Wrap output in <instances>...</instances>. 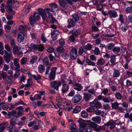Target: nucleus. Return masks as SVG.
Wrapping results in <instances>:
<instances>
[{
  "instance_id": "obj_7",
  "label": "nucleus",
  "mask_w": 132,
  "mask_h": 132,
  "mask_svg": "<svg viewBox=\"0 0 132 132\" xmlns=\"http://www.w3.org/2000/svg\"><path fill=\"white\" fill-rule=\"evenodd\" d=\"M62 84V87L61 90L63 93H66L68 90L69 86L68 85L65 84V81L63 80H61Z\"/></svg>"
},
{
  "instance_id": "obj_21",
  "label": "nucleus",
  "mask_w": 132,
  "mask_h": 132,
  "mask_svg": "<svg viewBox=\"0 0 132 132\" xmlns=\"http://www.w3.org/2000/svg\"><path fill=\"white\" fill-rule=\"evenodd\" d=\"M75 87L74 89L77 90L78 91H80L82 88L81 85L77 83L74 86Z\"/></svg>"
},
{
  "instance_id": "obj_19",
  "label": "nucleus",
  "mask_w": 132,
  "mask_h": 132,
  "mask_svg": "<svg viewBox=\"0 0 132 132\" xmlns=\"http://www.w3.org/2000/svg\"><path fill=\"white\" fill-rule=\"evenodd\" d=\"M92 120L94 122L97 123H100L101 122V118L98 116H96L95 117H93L92 119Z\"/></svg>"
},
{
  "instance_id": "obj_27",
  "label": "nucleus",
  "mask_w": 132,
  "mask_h": 132,
  "mask_svg": "<svg viewBox=\"0 0 132 132\" xmlns=\"http://www.w3.org/2000/svg\"><path fill=\"white\" fill-rule=\"evenodd\" d=\"M19 29L21 31L25 32L27 31V27L25 25H21L19 27Z\"/></svg>"
},
{
  "instance_id": "obj_52",
  "label": "nucleus",
  "mask_w": 132,
  "mask_h": 132,
  "mask_svg": "<svg viewBox=\"0 0 132 132\" xmlns=\"http://www.w3.org/2000/svg\"><path fill=\"white\" fill-rule=\"evenodd\" d=\"M97 100L96 99H95L93 102L89 103L90 106L93 107H95L96 105V102H97Z\"/></svg>"
},
{
  "instance_id": "obj_39",
  "label": "nucleus",
  "mask_w": 132,
  "mask_h": 132,
  "mask_svg": "<svg viewBox=\"0 0 132 132\" xmlns=\"http://www.w3.org/2000/svg\"><path fill=\"white\" fill-rule=\"evenodd\" d=\"M29 21L30 23L32 25L34 24L36 22V20H35L34 18L32 16H31L29 18Z\"/></svg>"
},
{
  "instance_id": "obj_18",
  "label": "nucleus",
  "mask_w": 132,
  "mask_h": 132,
  "mask_svg": "<svg viewBox=\"0 0 132 132\" xmlns=\"http://www.w3.org/2000/svg\"><path fill=\"white\" fill-rule=\"evenodd\" d=\"M79 130L80 132H91L90 129H88L87 127H79Z\"/></svg>"
},
{
  "instance_id": "obj_42",
  "label": "nucleus",
  "mask_w": 132,
  "mask_h": 132,
  "mask_svg": "<svg viewBox=\"0 0 132 132\" xmlns=\"http://www.w3.org/2000/svg\"><path fill=\"white\" fill-rule=\"evenodd\" d=\"M86 62L88 65H92L93 66L95 65V63L94 62L91 61L88 59H87L86 60Z\"/></svg>"
},
{
  "instance_id": "obj_63",
  "label": "nucleus",
  "mask_w": 132,
  "mask_h": 132,
  "mask_svg": "<svg viewBox=\"0 0 132 132\" xmlns=\"http://www.w3.org/2000/svg\"><path fill=\"white\" fill-rule=\"evenodd\" d=\"M38 50L40 51H43L44 49V47L42 45H38Z\"/></svg>"
},
{
  "instance_id": "obj_55",
  "label": "nucleus",
  "mask_w": 132,
  "mask_h": 132,
  "mask_svg": "<svg viewBox=\"0 0 132 132\" xmlns=\"http://www.w3.org/2000/svg\"><path fill=\"white\" fill-rule=\"evenodd\" d=\"M118 20L120 21L122 23L124 22V19L123 16L122 14H120L119 16Z\"/></svg>"
},
{
  "instance_id": "obj_22",
  "label": "nucleus",
  "mask_w": 132,
  "mask_h": 132,
  "mask_svg": "<svg viewBox=\"0 0 132 132\" xmlns=\"http://www.w3.org/2000/svg\"><path fill=\"white\" fill-rule=\"evenodd\" d=\"M20 49L21 48L20 47H18L17 46H14L13 49V53L14 54H16L18 53Z\"/></svg>"
},
{
  "instance_id": "obj_31",
  "label": "nucleus",
  "mask_w": 132,
  "mask_h": 132,
  "mask_svg": "<svg viewBox=\"0 0 132 132\" xmlns=\"http://www.w3.org/2000/svg\"><path fill=\"white\" fill-rule=\"evenodd\" d=\"M105 62V60L101 58L98 61L97 64L98 65H103Z\"/></svg>"
},
{
  "instance_id": "obj_64",
  "label": "nucleus",
  "mask_w": 132,
  "mask_h": 132,
  "mask_svg": "<svg viewBox=\"0 0 132 132\" xmlns=\"http://www.w3.org/2000/svg\"><path fill=\"white\" fill-rule=\"evenodd\" d=\"M6 92L4 90H2L0 92V96L3 97L6 95Z\"/></svg>"
},
{
  "instance_id": "obj_12",
  "label": "nucleus",
  "mask_w": 132,
  "mask_h": 132,
  "mask_svg": "<svg viewBox=\"0 0 132 132\" xmlns=\"http://www.w3.org/2000/svg\"><path fill=\"white\" fill-rule=\"evenodd\" d=\"M108 13L110 18H115L118 16L117 13L114 10H110Z\"/></svg>"
},
{
  "instance_id": "obj_32",
  "label": "nucleus",
  "mask_w": 132,
  "mask_h": 132,
  "mask_svg": "<svg viewBox=\"0 0 132 132\" xmlns=\"http://www.w3.org/2000/svg\"><path fill=\"white\" fill-rule=\"evenodd\" d=\"M116 58L115 55L111 56L110 57V63L112 64H113L116 62Z\"/></svg>"
},
{
  "instance_id": "obj_29",
  "label": "nucleus",
  "mask_w": 132,
  "mask_h": 132,
  "mask_svg": "<svg viewBox=\"0 0 132 132\" xmlns=\"http://www.w3.org/2000/svg\"><path fill=\"white\" fill-rule=\"evenodd\" d=\"M88 123H90V125L92 128H93L94 129H95V128H96L97 127L98 125L95 122H91L90 120L87 121Z\"/></svg>"
},
{
  "instance_id": "obj_23",
  "label": "nucleus",
  "mask_w": 132,
  "mask_h": 132,
  "mask_svg": "<svg viewBox=\"0 0 132 132\" xmlns=\"http://www.w3.org/2000/svg\"><path fill=\"white\" fill-rule=\"evenodd\" d=\"M45 67L43 65L41 64L39 65L38 70L39 73H43L45 70Z\"/></svg>"
},
{
  "instance_id": "obj_47",
  "label": "nucleus",
  "mask_w": 132,
  "mask_h": 132,
  "mask_svg": "<svg viewBox=\"0 0 132 132\" xmlns=\"http://www.w3.org/2000/svg\"><path fill=\"white\" fill-rule=\"evenodd\" d=\"M119 105V103L117 102H116L112 104V107L114 109H116L118 108Z\"/></svg>"
},
{
  "instance_id": "obj_38",
  "label": "nucleus",
  "mask_w": 132,
  "mask_h": 132,
  "mask_svg": "<svg viewBox=\"0 0 132 132\" xmlns=\"http://www.w3.org/2000/svg\"><path fill=\"white\" fill-rule=\"evenodd\" d=\"M37 59V56L36 55H34L32 57V59L30 62L31 64H33L36 61Z\"/></svg>"
},
{
  "instance_id": "obj_8",
  "label": "nucleus",
  "mask_w": 132,
  "mask_h": 132,
  "mask_svg": "<svg viewBox=\"0 0 132 132\" xmlns=\"http://www.w3.org/2000/svg\"><path fill=\"white\" fill-rule=\"evenodd\" d=\"M82 98L80 94L75 95L72 99V102L75 103H77L80 101Z\"/></svg>"
},
{
  "instance_id": "obj_50",
  "label": "nucleus",
  "mask_w": 132,
  "mask_h": 132,
  "mask_svg": "<svg viewBox=\"0 0 132 132\" xmlns=\"http://www.w3.org/2000/svg\"><path fill=\"white\" fill-rule=\"evenodd\" d=\"M115 96L116 98L118 100H120L122 97V95L119 92H116L115 94Z\"/></svg>"
},
{
  "instance_id": "obj_57",
  "label": "nucleus",
  "mask_w": 132,
  "mask_h": 132,
  "mask_svg": "<svg viewBox=\"0 0 132 132\" xmlns=\"http://www.w3.org/2000/svg\"><path fill=\"white\" fill-rule=\"evenodd\" d=\"M59 44L60 46H62L64 45L65 42L62 38H61L59 40Z\"/></svg>"
},
{
  "instance_id": "obj_48",
  "label": "nucleus",
  "mask_w": 132,
  "mask_h": 132,
  "mask_svg": "<svg viewBox=\"0 0 132 132\" xmlns=\"http://www.w3.org/2000/svg\"><path fill=\"white\" fill-rule=\"evenodd\" d=\"M13 3V1L12 0H9L7 1L6 2V4H7V6L6 7H7L8 8H9V6H10V8L12 7V4Z\"/></svg>"
},
{
  "instance_id": "obj_2",
  "label": "nucleus",
  "mask_w": 132,
  "mask_h": 132,
  "mask_svg": "<svg viewBox=\"0 0 132 132\" xmlns=\"http://www.w3.org/2000/svg\"><path fill=\"white\" fill-rule=\"evenodd\" d=\"M5 55L3 56L4 60L7 63H9L11 60V58L12 56V52H8L6 50L4 51Z\"/></svg>"
},
{
  "instance_id": "obj_46",
  "label": "nucleus",
  "mask_w": 132,
  "mask_h": 132,
  "mask_svg": "<svg viewBox=\"0 0 132 132\" xmlns=\"http://www.w3.org/2000/svg\"><path fill=\"white\" fill-rule=\"evenodd\" d=\"M125 11L127 13H130L132 12V7L129 6L127 7L125 9Z\"/></svg>"
},
{
  "instance_id": "obj_4",
  "label": "nucleus",
  "mask_w": 132,
  "mask_h": 132,
  "mask_svg": "<svg viewBox=\"0 0 132 132\" xmlns=\"http://www.w3.org/2000/svg\"><path fill=\"white\" fill-rule=\"evenodd\" d=\"M56 69V68L55 67H53L51 69L49 76V79L50 81H53L55 79Z\"/></svg>"
},
{
  "instance_id": "obj_40",
  "label": "nucleus",
  "mask_w": 132,
  "mask_h": 132,
  "mask_svg": "<svg viewBox=\"0 0 132 132\" xmlns=\"http://www.w3.org/2000/svg\"><path fill=\"white\" fill-rule=\"evenodd\" d=\"M27 62V59L25 57H23L21 60L20 62L22 65L26 64Z\"/></svg>"
},
{
  "instance_id": "obj_43",
  "label": "nucleus",
  "mask_w": 132,
  "mask_h": 132,
  "mask_svg": "<svg viewBox=\"0 0 132 132\" xmlns=\"http://www.w3.org/2000/svg\"><path fill=\"white\" fill-rule=\"evenodd\" d=\"M69 54L67 53H65L62 54L61 56L64 59H67L69 57Z\"/></svg>"
},
{
  "instance_id": "obj_35",
  "label": "nucleus",
  "mask_w": 132,
  "mask_h": 132,
  "mask_svg": "<svg viewBox=\"0 0 132 132\" xmlns=\"http://www.w3.org/2000/svg\"><path fill=\"white\" fill-rule=\"evenodd\" d=\"M81 110V108L80 106H76L73 109V112L75 113H77L79 112Z\"/></svg>"
},
{
  "instance_id": "obj_14",
  "label": "nucleus",
  "mask_w": 132,
  "mask_h": 132,
  "mask_svg": "<svg viewBox=\"0 0 132 132\" xmlns=\"http://www.w3.org/2000/svg\"><path fill=\"white\" fill-rule=\"evenodd\" d=\"M68 24L67 27L69 28H70L71 27H74L75 25V22L71 19H68Z\"/></svg>"
},
{
  "instance_id": "obj_9",
  "label": "nucleus",
  "mask_w": 132,
  "mask_h": 132,
  "mask_svg": "<svg viewBox=\"0 0 132 132\" xmlns=\"http://www.w3.org/2000/svg\"><path fill=\"white\" fill-rule=\"evenodd\" d=\"M105 125L108 127L110 126L109 128L111 129H114L115 127L116 123L112 120L109 121L106 123L104 124Z\"/></svg>"
},
{
  "instance_id": "obj_56",
  "label": "nucleus",
  "mask_w": 132,
  "mask_h": 132,
  "mask_svg": "<svg viewBox=\"0 0 132 132\" xmlns=\"http://www.w3.org/2000/svg\"><path fill=\"white\" fill-rule=\"evenodd\" d=\"M92 46L91 44H88L85 46V47L86 49L87 50H90L92 49Z\"/></svg>"
},
{
  "instance_id": "obj_59",
  "label": "nucleus",
  "mask_w": 132,
  "mask_h": 132,
  "mask_svg": "<svg viewBox=\"0 0 132 132\" xmlns=\"http://www.w3.org/2000/svg\"><path fill=\"white\" fill-rule=\"evenodd\" d=\"M114 46V44L113 43H110L108 45L107 47L108 49V50H110L112 48H113Z\"/></svg>"
},
{
  "instance_id": "obj_58",
  "label": "nucleus",
  "mask_w": 132,
  "mask_h": 132,
  "mask_svg": "<svg viewBox=\"0 0 132 132\" xmlns=\"http://www.w3.org/2000/svg\"><path fill=\"white\" fill-rule=\"evenodd\" d=\"M94 51L95 54L99 55L100 54V52L99 49L97 47H96Z\"/></svg>"
},
{
  "instance_id": "obj_15",
  "label": "nucleus",
  "mask_w": 132,
  "mask_h": 132,
  "mask_svg": "<svg viewBox=\"0 0 132 132\" xmlns=\"http://www.w3.org/2000/svg\"><path fill=\"white\" fill-rule=\"evenodd\" d=\"M77 122L79 123L80 127H86L87 125L86 124V121L84 120L81 118H80L77 121Z\"/></svg>"
},
{
  "instance_id": "obj_13",
  "label": "nucleus",
  "mask_w": 132,
  "mask_h": 132,
  "mask_svg": "<svg viewBox=\"0 0 132 132\" xmlns=\"http://www.w3.org/2000/svg\"><path fill=\"white\" fill-rule=\"evenodd\" d=\"M120 75V71L119 70L116 69H114L113 74V78H116L119 77Z\"/></svg>"
},
{
  "instance_id": "obj_6",
  "label": "nucleus",
  "mask_w": 132,
  "mask_h": 132,
  "mask_svg": "<svg viewBox=\"0 0 132 132\" xmlns=\"http://www.w3.org/2000/svg\"><path fill=\"white\" fill-rule=\"evenodd\" d=\"M19 59H15L13 61V64L14 66V69L16 72H18L20 71V67L19 63Z\"/></svg>"
},
{
  "instance_id": "obj_54",
  "label": "nucleus",
  "mask_w": 132,
  "mask_h": 132,
  "mask_svg": "<svg viewBox=\"0 0 132 132\" xmlns=\"http://www.w3.org/2000/svg\"><path fill=\"white\" fill-rule=\"evenodd\" d=\"M37 121V119H35L33 121L30 122L28 124V126L29 127H31L34 125L36 124V123Z\"/></svg>"
},
{
  "instance_id": "obj_61",
  "label": "nucleus",
  "mask_w": 132,
  "mask_h": 132,
  "mask_svg": "<svg viewBox=\"0 0 132 132\" xmlns=\"http://www.w3.org/2000/svg\"><path fill=\"white\" fill-rule=\"evenodd\" d=\"M103 107L104 109L105 110L109 109L110 108V107L109 105L108 104H105L103 105Z\"/></svg>"
},
{
  "instance_id": "obj_33",
  "label": "nucleus",
  "mask_w": 132,
  "mask_h": 132,
  "mask_svg": "<svg viewBox=\"0 0 132 132\" xmlns=\"http://www.w3.org/2000/svg\"><path fill=\"white\" fill-rule=\"evenodd\" d=\"M43 63L46 66L47 65L49 64V61L47 57H44L43 61Z\"/></svg>"
},
{
  "instance_id": "obj_3",
  "label": "nucleus",
  "mask_w": 132,
  "mask_h": 132,
  "mask_svg": "<svg viewBox=\"0 0 132 132\" xmlns=\"http://www.w3.org/2000/svg\"><path fill=\"white\" fill-rule=\"evenodd\" d=\"M61 81H55L51 82L50 83V85L51 87L57 90H58L59 87L61 86Z\"/></svg>"
},
{
  "instance_id": "obj_5",
  "label": "nucleus",
  "mask_w": 132,
  "mask_h": 132,
  "mask_svg": "<svg viewBox=\"0 0 132 132\" xmlns=\"http://www.w3.org/2000/svg\"><path fill=\"white\" fill-rule=\"evenodd\" d=\"M77 50L74 47L72 48L70 53L71 59L73 60L76 59L77 56Z\"/></svg>"
},
{
  "instance_id": "obj_62",
  "label": "nucleus",
  "mask_w": 132,
  "mask_h": 132,
  "mask_svg": "<svg viewBox=\"0 0 132 132\" xmlns=\"http://www.w3.org/2000/svg\"><path fill=\"white\" fill-rule=\"evenodd\" d=\"M101 107L102 105L101 103L100 102L97 101V102H96V105L95 107L97 109H99L101 108Z\"/></svg>"
},
{
  "instance_id": "obj_53",
  "label": "nucleus",
  "mask_w": 132,
  "mask_h": 132,
  "mask_svg": "<svg viewBox=\"0 0 132 132\" xmlns=\"http://www.w3.org/2000/svg\"><path fill=\"white\" fill-rule=\"evenodd\" d=\"M32 76L36 80H39L41 79V76L39 75H37V76L33 75H32Z\"/></svg>"
},
{
  "instance_id": "obj_20",
  "label": "nucleus",
  "mask_w": 132,
  "mask_h": 132,
  "mask_svg": "<svg viewBox=\"0 0 132 132\" xmlns=\"http://www.w3.org/2000/svg\"><path fill=\"white\" fill-rule=\"evenodd\" d=\"M103 101L105 103H109L110 102H112L114 101L113 99L111 98L110 97H104Z\"/></svg>"
},
{
  "instance_id": "obj_16",
  "label": "nucleus",
  "mask_w": 132,
  "mask_h": 132,
  "mask_svg": "<svg viewBox=\"0 0 132 132\" xmlns=\"http://www.w3.org/2000/svg\"><path fill=\"white\" fill-rule=\"evenodd\" d=\"M84 98L86 102H88L90 98L91 95L85 92L84 93Z\"/></svg>"
},
{
  "instance_id": "obj_24",
  "label": "nucleus",
  "mask_w": 132,
  "mask_h": 132,
  "mask_svg": "<svg viewBox=\"0 0 132 132\" xmlns=\"http://www.w3.org/2000/svg\"><path fill=\"white\" fill-rule=\"evenodd\" d=\"M8 6L9 8H8V9L6 10V11L7 12L9 13L11 15H13L15 13V11L14 10H13L12 7L10 8V6Z\"/></svg>"
},
{
  "instance_id": "obj_45",
  "label": "nucleus",
  "mask_w": 132,
  "mask_h": 132,
  "mask_svg": "<svg viewBox=\"0 0 132 132\" xmlns=\"http://www.w3.org/2000/svg\"><path fill=\"white\" fill-rule=\"evenodd\" d=\"M10 124L12 127L14 128H15V125L17 124V123L15 121L12 120L10 121Z\"/></svg>"
},
{
  "instance_id": "obj_17",
  "label": "nucleus",
  "mask_w": 132,
  "mask_h": 132,
  "mask_svg": "<svg viewBox=\"0 0 132 132\" xmlns=\"http://www.w3.org/2000/svg\"><path fill=\"white\" fill-rule=\"evenodd\" d=\"M24 35L22 32L19 33L18 36V40L19 43H21L23 41L24 39Z\"/></svg>"
},
{
  "instance_id": "obj_10",
  "label": "nucleus",
  "mask_w": 132,
  "mask_h": 132,
  "mask_svg": "<svg viewBox=\"0 0 132 132\" xmlns=\"http://www.w3.org/2000/svg\"><path fill=\"white\" fill-rule=\"evenodd\" d=\"M59 31L57 30H54L51 33L52 38L54 40H56L59 35Z\"/></svg>"
},
{
  "instance_id": "obj_30",
  "label": "nucleus",
  "mask_w": 132,
  "mask_h": 132,
  "mask_svg": "<svg viewBox=\"0 0 132 132\" xmlns=\"http://www.w3.org/2000/svg\"><path fill=\"white\" fill-rule=\"evenodd\" d=\"M71 16L72 17L73 19L76 22H77L79 20L78 15L76 13H75L72 14Z\"/></svg>"
},
{
  "instance_id": "obj_26",
  "label": "nucleus",
  "mask_w": 132,
  "mask_h": 132,
  "mask_svg": "<svg viewBox=\"0 0 132 132\" xmlns=\"http://www.w3.org/2000/svg\"><path fill=\"white\" fill-rule=\"evenodd\" d=\"M40 15H41L39 13H38L37 12H35L34 13L33 15H31V16H32L34 18L35 20L37 21L40 18Z\"/></svg>"
},
{
  "instance_id": "obj_51",
  "label": "nucleus",
  "mask_w": 132,
  "mask_h": 132,
  "mask_svg": "<svg viewBox=\"0 0 132 132\" xmlns=\"http://www.w3.org/2000/svg\"><path fill=\"white\" fill-rule=\"evenodd\" d=\"M86 111L88 112L91 113L94 112L95 111V109L92 107H89L86 109Z\"/></svg>"
},
{
  "instance_id": "obj_44",
  "label": "nucleus",
  "mask_w": 132,
  "mask_h": 132,
  "mask_svg": "<svg viewBox=\"0 0 132 132\" xmlns=\"http://www.w3.org/2000/svg\"><path fill=\"white\" fill-rule=\"evenodd\" d=\"M50 17H51V19L50 21V22L52 23H53L55 22H57V21L53 17V15L52 14H50Z\"/></svg>"
},
{
  "instance_id": "obj_36",
  "label": "nucleus",
  "mask_w": 132,
  "mask_h": 132,
  "mask_svg": "<svg viewBox=\"0 0 132 132\" xmlns=\"http://www.w3.org/2000/svg\"><path fill=\"white\" fill-rule=\"evenodd\" d=\"M56 50L57 52L60 53H63L64 52L65 50L63 47L59 46L57 47L56 49Z\"/></svg>"
},
{
  "instance_id": "obj_11",
  "label": "nucleus",
  "mask_w": 132,
  "mask_h": 132,
  "mask_svg": "<svg viewBox=\"0 0 132 132\" xmlns=\"http://www.w3.org/2000/svg\"><path fill=\"white\" fill-rule=\"evenodd\" d=\"M58 2L62 7H68L69 6L66 0H59Z\"/></svg>"
},
{
  "instance_id": "obj_34",
  "label": "nucleus",
  "mask_w": 132,
  "mask_h": 132,
  "mask_svg": "<svg viewBox=\"0 0 132 132\" xmlns=\"http://www.w3.org/2000/svg\"><path fill=\"white\" fill-rule=\"evenodd\" d=\"M113 52L115 54L119 53L120 51V48L118 47H115L112 49Z\"/></svg>"
},
{
  "instance_id": "obj_49",
  "label": "nucleus",
  "mask_w": 132,
  "mask_h": 132,
  "mask_svg": "<svg viewBox=\"0 0 132 132\" xmlns=\"http://www.w3.org/2000/svg\"><path fill=\"white\" fill-rule=\"evenodd\" d=\"M69 39L70 42L73 43L75 41V36L72 34L69 37Z\"/></svg>"
},
{
  "instance_id": "obj_28",
  "label": "nucleus",
  "mask_w": 132,
  "mask_h": 132,
  "mask_svg": "<svg viewBox=\"0 0 132 132\" xmlns=\"http://www.w3.org/2000/svg\"><path fill=\"white\" fill-rule=\"evenodd\" d=\"M38 45H34L33 44L31 43L30 44V47L29 48L30 49V50H31V49H32L35 50L37 51L38 50Z\"/></svg>"
},
{
  "instance_id": "obj_25",
  "label": "nucleus",
  "mask_w": 132,
  "mask_h": 132,
  "mask_svg": "<svg viewBox=\"0 0 132 132\" xmlns=\"http://www.w3.org/2000/svg\"><path fill=\"white\" fill-rule=\"evenodd\" d=\"M70 130L72 132H77L78 131V129L76 128V126L74 123H71Z\"/></svg>"
},
{
  "instance_id": "obj_37",
  "label": "nucleus",
  "mask_w": 132,
  "mask_h": 132,
  "mask_svg": "<svg viewBox=\"0 0 132 132\" xmlns=\"http://www.w3.org/2000/svg\"><path fill=\"white\" fill-rule=\"evenodd\" d=\"M70 32L73 35H74L76 36H78V35L80 34V32L79 30H77L75 31L74 30L70 31Z\"/></svg>"
},
{
  "instance_id": "obj_41",
  "label": "nucleus",
  "mask_w": 132,
  "mask_h": 132,
  "mask_svg": "<svg viewBox=\"0 0 132 132\" xmlns=\"http://www.w3.org/2000/svg\"><path fill=\"white\" fill-rule=\"evenodd\" d=\"M81 116L83 118H86L88 117V114L86 111H83L81 112Z\"/></svg>"
},
{
  "instance_id": "obj_1",
  "label": "nucleus",
  "mask_w": 132,
  "mask_h": 132,
  "mask_svg": "<svg viewBox=\"0 0 132 132\" xmlns=\"http://www.w3.org/2000/svg\"><path fill=\"white\" fill-rule=\"evenodd\" d=\"M50 6L51 7V9L47 8L43 10L41 8H38V12L40 14L43 19L44 20L46 19V13H48V16L47 17L48 19L50 18V12L51 11L53 12H55V11L58 10L57 5L55 3H52L50 5Z\"/></svg>"
},
{
  "instance_id": "obj_60",
  "label": "nucleus",
  "mask_w": 132,
  "mask_h": 132,
  "mask_svg": "<svg viewBox=\"0 0 132 132\" xmlns=\"http://www.w3.org/2000/svg\"><path fill=\"white\" fill-rule=\"evenodd\" d=\"M77 81L75 79H74L73 80V81H72L71 80H69V84H72L73 85V86H74L77 83Z\"/></svg>"
}]
</instances>
